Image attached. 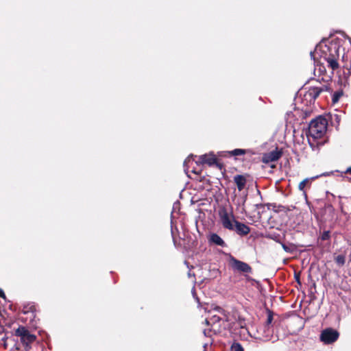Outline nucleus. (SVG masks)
Masks as SVG:
<instances>
[{"instance_id": "obj_1", "label": "nucleus", "mask_w": 351, "mask_h": 351, "mask_svg": "<svg viewBox=\"0 0 351 351\" xmlns=\"http://www.w3.org/2000/svg\"><path fill=\"white\" fill-rule=\"evenodd\" d=\"M328 121L322 117H318L312 120L306 133L310 146L314 148L317 146L316 140L322 138L326 132Z\"/></svg>"}, {"instance_id": "obj_2", "label": "nucleus", "mask_w": 351, "mask_h": 351, "mask_svg": "<svg viewBox=\"0 0 351 351\" xmlns=\"http://www.w3.org/2000/svg\"><path fill=\"white\" fill-rule=\"evenodd\" d=\"M14 335L20 337L21 342L28 350L31 348V344L36 340V337L34 335L31 334L25 326H19L15 330Z\"/></svg>"}, {"instance_id": "obj_3", "label": "nucleus", "mask_w": 351, "mask_h": 351, "mask_svg": "<svg viewBox=\"0 0 351 351\" xmlns=\"http://www.w3.org/2000/svg\"><path fill=\"white\" fill-rule=\"evenodd\" d=\"M219 217L223 227L229 230H234L235 221L234 215L223 209L219 211Z\"/></svg>"}, {"instance_id": "obj_4", "label": "nucleus", "mask_w": 351, "mask_h": 351, "mask_svg": "<svg viewBox=\"0 0 351 351\" xmlns=\"http://www.w3.org/2000/svg\"><path fill=\"white\" fill-rule=\"evenodd\" d=\"M339 337V333L337 330L332 328H327L322 331L320 334V340L324 344H330L336 341Z\"/></svg>"}, {"instance_id": "obj_5", "label": "nucleus", "mask_w": 351, "mask_h": 351, "mask_svg": "<svg viewBox=\"0 0 351 351\" xmlns=\"http://www.w3.org/2000/svg\"><path fill=\"white\" fill-rule=\"evenodd\" d=\"M230 264L234 271L244 274H251L252 272V267L247 263L237 260L233 256H230Z\"/></svg>"}, {"instance_id": "obj_6", "label": "nucleus", "mask_w": 351, "mask_h": 351, "mask_svg": "<svg viewBox=\"0 0 351 351\" xmlns=\"http://www.w3.org/2000/svg\"><path fill=\"white\" fill-rule=\"evenodd\" d=\"M281 156L282 152L278 148H276V149L271 152L264 154L262 158V161L267 164L271 162H275L277 161L281 157Z\"/></svg>"}, {"instance_id": "obj_7", "label": "nucleus", "mask_w": 351, "mask_h": 351, "mask_svg": "<svg viewBox=\"0 0 351 351\" xmlns=\"http://www.w3.org/2000/svg\"><path fill=\"white\" fill-rule=\"evenodd\" d=\"M329 175V173H324L320 175H317L311 178H307L300 182L298 185V189L301 191H304V188L307 186H310L311 183L313 180H315V179H317L322 176H327Z\"/></svg>"}, {"instance_id": "obj_8", "label": "nucleus", "mask_w": 351, "mask_h": 351, "mask_svg": "<svg viewBox=\"0 0 351 351\" xmlns=\"http://www.w3.org/2000/svg\"><path fill=\"white\" fill-rule=\"evenodd\" d=\"M234 230L238 234L241 236H245L250 233V228L249 226L243 223L235 221Z\"/></svg>"}, {"instance_id": "obj_9", "label": "nucleus", "mask_w": 351, "mask_h": 351, "mask_svg": "<svg viewBox=\"0 0 351 351\" xmlns=\"http://www.w3.org/2000/svg\"><path fill=\"white\" fill-rule=\"evenodd\" d=\"M326 90V86H312L308 88V90L307 91V95H308L311 98V99L315 100L319 94Z\"/></svg>"}, {"instance_id": "obj_10", "label": "nucleus", "mask_w": 351, "mask_h": 351, "mask_svg": "<svg viewBox=\"0 0 351 351\" xmlns=\"http://www.w3.org/2000/svg\"><path fill=\"white\" fill-rule=\"evenodd\" d=\"M199 162L211 166L217 162V158L213 154H204L199 156Z\"/></svg>"}, {"instance_id": "obj_11", "label": "nucleus", "mask_w": 351, "mask_h": 351, "mask_svg": "<svg viewBox=\"0 0 351 351\" xmlns=\"http://www.w3.org/2000/svg\"><path fill=\"white\" fill-rule=\"evenodd\" d=\"M261 331H263V333L260 338L263 341H269L271 339L273 334V329L271 326H265V325H264V326L258 330L259 332H261Z\"/></svg>"}, {"instance_id": "obj_12", "label": "nucleus", "mask_w": 351, "mask_h": 351, "mask_svg": "<svg viewBox=\"0 0 351 351\" xmlns=\"http://www.w3.org/2000/svg\"><path fill=\"white\" fill-rule=\"evenodd\" d=\"M234 182L236 184L238 190L241 191L245 188L247 180L244 176L237 175L234 177Z\"/></svg>"}, {"instance_id": "obj_13", "label": "nucleus", "mask_w": 351, "mask_h": 351, "mask_svg": "<svg viewBox=\"0 0 351 351\" xmlns=\"http://www.w3.org/2000/svg\"><path fill=\"white\" fill-rule=\"evenodd\" d=\"M208 241L210 243L215 244L218 246H226L224 241L216 233L211 234L209 236Z\"/></svg>"}, {"instance_id": "obj_14", "label": "nucleus", "mask_w": 351, "mask_h": 351, "mask_svg": "<svg viewBox=\"0 0 351 351\" xmlns=\"http://www.w3.org/2000/svg\"><path fill=\"white\" fill-rule=\"evenodd\" d=\"M326 60L327 61L328 66L332 70L337 69L339 67V64L335 58L328 57L326 58Z\"/></svg>"}, {"instance_id": "obj_15", "label": "nucleus", "mask_w": 351, "mask_h": 351, "mask_svg": "<svg viewBox=\"0 0 351 351\" xmlns=\"http://www.w3.org/2000/svg\"><path fill=\"white\" fill-rule=\"evenodd\" d=\"M220 320H221V318L219 316L213 315V317H211L209 319H205V323L207 325L215 326V325L217 324L219 322Z\"/></svg>"}, {"instance_id": "obj_16", "label": "nucleus", "mask_w": 351, "mask_h": 351, "mask_svg": "<svg viewBox=\"0 0 351 351\" xmlns=\"http://www.w3.org/2000/svg\"><path fill=\"white\" fill-rule=\"evenodd\" d=\"M335 262L337 263V264H338L340 266L343 265L345 264V262H346V256L344 255H342V254L338 255L335 258Z\"/></svg>"}, {"instance_id": "obj_17", "label": "nucleus", "mask_w": 351, "mask_h": 351, "mask_svg": "<svg viewBox=\"0 0 351 351\" xmlns=\"http://www.w3.org/2000/svg\"><path fill=\"white\" fill-rule=\"evenodd\" d=\"M230 154L232 156H241L245 154V151L242 149H235L232 151H231Z\"/></svg>"}, {"instance_id": "obj_18", "label": "nucleus", "mask_w": 351, "mask_h": 351, "mask_svg": "<svg viewBox=\"0 0 351 351\" xmlns=\"http://www.w3.org/2000/svg\"><path fill=\"white\" fill-rule=\"evenodd\" d=\"M343 93L342 92L337 91L335 92L332 95V102L336 103L339 101V98L342 96Z\"/></svg>"}, {"instance_id": "obj_19", "label": "nucleus", "mask_w": 351, "mask_h": 351, "mask_svg": "<svg viewBox=\"0 0 351 351\" xmlns=\"http://www.w3.org/2000/svg\"><path fill=\"white\" fill-rule=\"evenodd\" d=\"M273 321V315L271 311H269L267 314V318L265 323V326H271V324Z\"/></svg>"}, {"instance_id": "obj_20", "label": "nucleus", "mask_w": 351, "mask_h": 351, "mask_svg": "<svg viewBox=\"0 0 351 351\" xmlns=\"http://www.w3.org/2000/svg\"><path fill=\"white\" fill-rule=\"evenodd\" d=\"M320 238L322 241L329 240L330 238V232L329 230L324 231Z\"/></svg>"}, {"instance_id": "obj_21", "label": "nucleus", "mask_w": 351, "mask_h": 351, "mask_svg": "<svg viewBox=\"0 0 351 351\" xmlns=\"http://www.w3.org/2000/svg\"><path fill=\"white\" fill-rule=\"evenodd\" d=\"M231 351H243V348L239 343H233L231 346Z\"/></svg>"}, {"instance_id": "obj_22", "label": "nucleus", "mask_w": 351, "mask_h": 351, "mask_svg": "<svg viewBox=\"0 0 351 351\" xmlns=\"http://www.w3.org/2000/svg\"><path fill=\"white\" fill-rule=\"evenodd\" d=\"M318 49H319V47H316L315 51H313V52H312V51H311V58H313L314 60L315 59V54H316V53H317Z\"/></svg>"}, {"instance_id": "obj_23", "label": "nucleus", "mask_w": 351, "mask_h": 351, "mask_svg": "<svg viewBox=\"0 0 351 351\" xmlns=\"http://www.w3.org/2000/svg\"><path fill=\"white\" fill-rule=\"evenodd\" d=\"M283 250L287 252H290L291 250L284 243H281Z\"/></svg>"}, {"instance_id": "obj_24", "label": "nucleus", "mask_w": 351, "mask_h": 351, "mask_svg": "<svg viewBox=\"0 0 351 351\" xmlns=\"http://www.w3.org/2000/svg\"><path fill=\"white\" fill-rule=\"evenodd\" d=\"M191 161V157H188L184 162V166L185 167L187 163H189Z\"/></svg>"}, {"instance_id": "obj_25", "label": "nucleus", "mask_w": 351, "mask_h": 351, "mask_svg": "<svg viewBox=\"0 0 351 351\" xmlns=\"http://www.w3.org/2000/svg\"><path fill=\"white\" fill-rule=\"evenodd\" d=\"M344 173H348L351 174V167L346 169L345 171H343Z\"/></svg>"}, {"instance_id": "obj_26", "label": "nucleus", "mask_w": 351, "mask_h": 351, "mask_svg": "<svg viewBox=\"0 0 351 351\" xmlns=\"http://www.w3.org/2000/svg\"><path fill=\"white\" fill-rule=\"evenodd\" d=\"M0 297L3 298H5V295L3 293V291L0 289Z\"/></svg>"}, {"instance_id": "obj_27", "label": "nucleus", "mask_w": 351, "mask_h": 351, "mask_svg": "<svg viewBox=\"0 0 351 351\" xmlns=\"http://www.w3.org/2000/svg\"><path fill=\"white\" fill-rule=\"evenodd\" d=\"M204 335H205L206 336H207V335H207V332H206V330H204Z\"/></svg>"}, {"instance_id": "obj_28", "label": "nucleus", "mask_w": 351, "mask_h": 351, "mask_svg": "<svg viewBox=\"0 0 351 351\" xmlns=\"http://www.w3.org/2000/svg\"><path fill=\"white\" fill-rule=\"evenodd\" d=\"M23 313H27V311H25V310H24V311H23Z\"/></svg>"}, {"instance_id": "obj_29", "label": "nucleus", "mask_w": 351, "mask_h": 351, "mask_svg": "<svg viewBox=\"0 0 351 351\" xmlns=\"http://www.w3.org/2000/svg\"><path fill=\"white\" fill-rule=\"evenodd\" d=\"M348 75H350V71L348 70Z\"/></svg>"}]
</instances>
